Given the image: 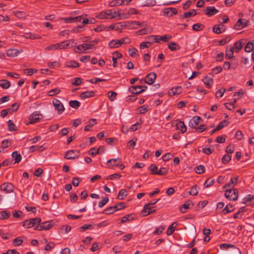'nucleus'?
Wrapping results in <instances>:
<instances>
[{
	"mask_svg": "<svg viewBox=\"0 0 254 254\" xmlns=\"http://www.w3.org/2000/svg\"><path fill=\"white\" fill-rule=\"evenodd\" d=\"M254 49V42H249L245 47V51L247 53L251 52Z\"/></svg>",
	"mask_w": 254,
	"mask_h": 254,
	"instance_id": "29",
	"label": "nucleus"
},
{
	"mask_svg": "<svg viewBox=\"0 0 254 254\" xmlns=\"http://www.w3.org/2000/svg\"><path fill=\"white\" fill-rule=\"evenodd\" d=\"M243 45L242 42H237L234 44L233 48V49H235V52H238L240 49H241Z\"/></svg>",
	"mask_w": 254,
	"mask_h": 254,
	"instance_id": "61",
	"label": "nucleus"
},
{
	"mask_svg": "<svg viewBox=\"0 0 254 254\" xmlns=\"http://www.w3.org/2000/svg\"><path fill=\"white\" fill-rule=\"evenodd\" d=\"M53 103L55 110L58 111L59 114H61L64 111V105L59 100L54 99L53 100Z\"/></svg>",
	"mask_w": 254,
	"mask_h": 254,
	"instance_id": "8",
	"label": "nucleus"
},
{
	"mask_svg": "<svg viewBox=\"0 0 254 254\" xmlns=\"http://www.w3.org/2000/svg\"><path fill=\"white\" fill-rule=\"evenodd\" d=\"M203 81L208 88H210L213 82V75L212 73L208 74L203 79Z\"/></svg>",
	"mask_w": 254,
	"mask_h": 254,
	"instance_id": "9",
	"label": "nucleus"
},
{
	"mask_svg": "<svg viewBox=\"0 0 254 254\" xmlns=\"http://www.w3.org/2000/svg\"><path fill=\"white\" fill-rule=\"evenodd\" d=\"M115 207H114L113 206L109 207L107 208L106 209H105V210H104V211H103V213L107 214V215L111 214L113 213L114 212L116 211L115 210Z\"/></svg>",
	"mask_w": 254,
	"mask_h": 254,
	"instance_id": "45",
	"label": "nucleus"
},
{
	"mask_svg": "<svg viewBox=\"0 0 254 254\" xmlns=\"http://www.w3.org/2000/svg\"><path fill=\"white\" fill-rule=\"evenodd\" d=\"M155 173L156 175L161 176L165 175L168 173V169L165 167H162Z\"/></svg>",
	"mask_w": 254,
	"mask_h": 254,
	"instance_id": "52",
	"label": "nucleus"
},
{
	"mask_svg": "<svg viewBox=\"0 0 254 254\" xmlns=\"http://www.w3.org/2000/svg\"><path fill=\"white\" fill-rule=\"evenodd\" d=\"M224 195L228 200L235 201L238 197V190L236 189H229L225 190Z\"/></svg>",
	"mask_w": 254,
	"mask_h": 254,
	"instance_id": "2",
	"label": "nucleus"
},
{
	"mask_svg": "<svg viewBox=\"0 0 254 254\" xmlns=\"http://www.w3.org/2000/svg\"><path fill=\"white\" fill-rule=\"evenodd\" d=\"M177 225V223L176 222H174L168 227L167 231V235H171L174 233Z\"/></svg>",
	"mask_w": 254,
	"mask_h": 254,
	"instance_id": "33",
	"label": "nucleus"
},
{
	"mask_svg": "<svg viewBox=\"0 0 254 254\" xmlns=\"http://www.w3.org/2000/svg\"><path fill=\"white\" fill-rule=\"evenodd\" d=\"M129 55L132 57H135L137 55L138 53V51L135 48H132L131 49H128Z\"/></svg>",
	"mask_w": 254,
	"mask_h": 254,
	"instance_id": "57",
	"label": "nucleus"
},
{
	"mask_svg": "<svg viewBox=\"0 0 254 254\" xmlns=\"http://www.w3.org/2000/svg\"><path fill=\"white\" fill-rule=\"evenodd\" d=\"M249 21L246 19H239L234 25V28L240 30L248 26Z\"/></svg>",
	"mask_w": 254,
	"mask_h": 254,
	"instance_id": "6",
	"label": "nucleus"
},
{
	"mask_svg": "<svg viewBox=\"0 0 254 254\" xmlns=\"http://www.w3.org/2000/svg\"><path fill=\"white\" fill-rule=\"evenodd\" d=\"M41 224L43 228L44 229V230H49L53 227V225L51 224L50 222L49 221L44 222Z\"/></svg>",
	"mask_w": 254,
	"mask_h": 254,
	"instance_id": "54",
	"label": "nucleus"
},
{
	"mask_svg": "<svg viewBox=\"0 0 254 254\" xmlns=\"http://www.w3.org/2000/svg\"><path fill=\"white\" fill-rule=\"evenodd\" d=\"M164 12V14L167 16H172L177 13V10L175 8L169 7L165 9Z\"/></svg>",
	"mask_w": 254,
	"mask_h": 254,
	"instance_id": "21",
	"label": "nucleus"
},
{
	"mask_svg": "<svg viewBox=\"0 0 254 254\" xmlns=\"http://www.w3.org/2000/svg\"><path fill=\"white\" fill-rule=\"evenodd\" d=\"M101 149H103V146H100L97 149L95 147L92 148L89 151V154L92 156H94L97 154L100 153V150Z\"/></svg>",
	"mask_w": 254,
	"mask_h": 254,
	"instance_id": "32",
	"label": "nucleus"
},
{
	"mask_svg": "<svg viewBox=\"0 0 254 254\" xmlns=\"http://www.w3.org/2000/svg\"><path fill=\"white\" fill-rule=\"evenodd\" d=\"M123 44L121 39L119 40H112L109 42L108 45L110 48H117L121 46Z\"/></svg>",
	"mask_w": 254,
	"mask_h": 254,
	"instance_id": "19",
	"label": "nucleus"
},
{
	"mask_svg": "<svg viewBox=\"0 0 254 254\" xmlns=\"http://www.w3.org/2000/svg\"><path fill=\"white\" fill-rule=\"evenodd\" d=\"M139 88L140 86H139L138 85L131 86L129 88L128 90L132 94L137 95L141 93Z\"/></svg>",
	"mask_w": 254,
	"mask_h": 254,
	"instance_id": "27",
	"label": "nucleus"
},
{
	"mask_svg": "<svg viewBox=\"0 0 254 254\" xmlns=\"http://www.w3.org/2000/svg\"><path fill=\"white\" fill-rule=\"evenodd\" d=\"M214 180L208 178L205 182L204 185L206 188H208L212 186L214 184Z\"/></svg>",
	"mask_w": 254,
	"mask_h": 254,
	"instance_id": "63",
	"label": "nucleus"
},
{
	"mask_svg": "<svg viewBox=\"0 0 254 254\" xmlns=\"http://www.w3.org/2000/svg\"><path fill=\"white\" fill-rule=\"evenodd\" d=\"M168 47L171 51H175L180 49V46L174 42H171Z\"/></svg>",
	"mask_w": 254,
	"mask_h": 254,
	"instance_id": "28",
	"label": "nucleus"
},
{
	"mask_svg": "<svg viewBox=\"0 0 254 254\" xmlns=\"http://www.w3.org/2000/svg\"><path fill=\"white\" fill-rule=\"evenodd\" d=\"M69 105L72 108L77 109L80 106V102L77 100H71L69 101Z\"/></svg>",
	"mask_w": 254,
	"mask_h": 254,
	"instance_id": "49",
	"label": "nucleus"
},
{
	"mask_svg": "<svg viewBox=\"0 0 254 254\" xmlns=\"http://www.w3.org/2000/svg\"><path fill=\"white\" fill-rule=\"evenodd\" d=\"M113 206L115 207V209L116 211L121 210L126 207L125 203L123 202L116 204Z\"/></svg>",
	"mask_w": 254,
	"mask_h": 254,
	"instance_id": "56",
	"label": "nucleus"
},
{
	"mask_svg": "<svg viewBox=\"0 0 254 254\" xmlns=\"http://www.w3.org/2000/svg\"><path fill=\"white\" fill-rule=\"evenodd\" d=\"M23 243L21 237H17L13 240V244L14 246H20Z\"/></svg>",
	"mask_w": 254,
	"mask_h": 254,
	"instance_id": "62",
	"label": "nucleus"
},
{
	"mask_svg": "<svg viewBox=\"0 0 254 254\" xmlns=\"http://www.w3.org/2000/svg\"><path fill=\"white\" fill-rule=\"evenodd\" d=\"M13 13L16 17L20 19L25 18L26 16V13L22 11H14Z\"/></svg>",
	"mask_w": 254,
	"mask_h": 254,
	"instance_id": "37",
	"label": "nucleus"
},
{
	"mask_svg": "<svg viewBox=\"0 0 254 254\" xmlns=\"http://www.w3.org/2000/svg\"><path fill=\"white\" fill-rule=\"evenodd\" d=\"M97 123L96 120L94 119H90L88 122L87 125L85 127L84 130L85 131L90 130V128L96 125Z\"/></svg>",
	"mask_w": 254,
	"mask_h": 254,
	"instance_id": "25",
	"label": "nucleus"
},
{
	"mask_svg": "<svg viewBox=\"0 0 254 254\" xmlns=\"http://www.w3.org/2000/svg\"><path fill=\"white\" fill-rule=\"evenodd\" d=\"M123 4V0H113L110 2L109 5L110 7H114L117 5H120Z\"/></svg>",
	"mask_w": 254,
	"mask_h": 254,
	"instance_id": "40",
	"label": "nucleus"
},
{
	"mask_svg": "<svg viewBox=\"0 0 254 254\" xmlns=\"http://www.w3.org/2000/svg\"><path fill=\"white\" fill-rule=\"evenodd\" d=\"M93 228L92 225L89 224H85L79 228V230L80 231H84L88 229H92Z\"/></svg>",
	"mask_w": 254,
	"mask_h": 254,
	"instance_id": "60",
	"label": "nucleus"
},
{
	"mask_svg": "<svg viewBox=\"0 0 254 254\" xmlns=\"http://www.w3.org/2000/svg\"><path fill=\"white\" fill-rule=\"evenodd\" d=\"M95 91H87L81 93L80 94V97L82 99H84L88 98H91L94 96Z\"/></svg>",
	"mask_w": 254,
	"mask_h": 254,
	"instance_id": "20",
	"label": "nucleus"
},
{
	"mask_svg": "<svg viewBox=\"0 0 254 254\" xmlns=\"http://www.w3.org/2000/svg\"><path fill=\"white\" fill-rule=\"evenodd\" d=\"M225 29H223V30H221V28H220V25H215L213 27V32L219 34L224 32Z\"/></svg>",
	"mask_w": 254,
	"mask_h": 254,
	"instance_id": "44",
	"label": "nucleus"
},
{
	"mask_svg": "<svg viewBox=\"0 0 254 254\" xmlns=\"http://www.w3.org/2000/svg\"><path fill=\"white\" fill-rule=\"evenodd\" d=\"M99 41V39H96L90 41L88 44H84L85 47V49L87 50L92 49L94 46L98 43Z\"/></svg>",
	"mask_w": 254,
	"mask_h": 254,
	"instance_id": "31",
	"label": "nucleus"
},
{
	"mask_svg": "<svg viewBox=\"0 0 254 254\" xmlns=\"http://www.w3.org/2000/svg\"><path fill=\"white\" fill-rule=\"evenodd\" d=\"M108 98L110 101H113L116 96L117 95V93L114 91H109L108 93Z\"/></svg>",
	"mask_w": 254,
	"mask_h": 254,
	"instance_id": "55",
	"label": "nucleus"
},
{
	"mask_svg": "<svg viewBox=\"0 0 254 254\" xmlns=\"http://www.w3.org/2000/svg\"><path fill=\"white\" fill-rule=\"evenodd\" d=\"M133 218L131 217V214H128L122 217L121 222L123 223H126L130 220H133Z\"/></svg>",
	"mask_w": 254,
	"mask_h": 254,
	"instance_id": "59",
	"label": "nucleus"
},
{
	"mask_svg": "<svg viewBox=\"0 0 254 254\" xmlns=\"http://www.w3.org/2000/svg\"><path fill=\"white\" fill-rule=\"evenodd\" d=\"M196 14V11L195 9H192L190 11L184 13V16L185 18H188L192 16H194Z\"/></svg>",
	"mask_w": 254,
	"mask_h": 254,
	"instance_id": "53",
	"label": "nucleus"
},
{
	"mask_svg": "<svg viewBox=\"0 0 254 254\" xmlns=\"http://www.w3.org/2000/svg\"><path fill=\"white\" fill-rule=\"evenodd\" d=\"M193 205L194 203L193 202L188 201L181 206L180 210L182 213H185L187 212V209H189L190 208V206H192Z\"/></svg>",
	"mask_w": 254,
	"mask_h": 254,
	"instance_id": "17",
	"label": "nucleus"
},
{
	"mask_svg": "<svg viewBox=\"0 0 254 254\" xmlns=\"http://www.w3.org/2000/svg\"><path fill=\"white\" fill-rule=\"evenodd\" d=\"M154 203H148L145 204L143 206V209L141 211L143 216H147L150 214L154 213L156 210V206H153Z\"/></svg>",
	"mask_w": 254,
	"mask_h": 254,
	"instance_id": "3",
	"label": "nucleus"
},
{
	"mask_svg": "<svg viewBox=\"0 0 254 254\" xmlns=\"http://www.w3.org/2000/svg\"><path fill=\"white\" fill-rule=\"evenodd\" d=\"M182 92V88L181 86H176L173 87L169 91V94L170 96H174L176 95H179Z\"/></svg>",
	"mask_w": 254,
	"mask_h": 254,
	"instance_id": "18",
	"label": "nucleus"
},
{
	"mask_svg": "<svg viewBox=\"0 0 254 254\" xmlns=\"http://www.w3.org/2000/svg\"><path fill=\"white\" fill-rule=\"evenodd\" d=\"M177 128L180 130L182 133H184L187 131V127L184 123L182 121H179L176 125Z\"/></svg>",
	"mask_w": 254,
	"mask_h": 254,
	"instance_id": "23",
	"label": "nucleus"
},
{
	"mask_svg": "<svg viewBox=\"0 0 254 254\" xmlns=\"http://www.w3.org/2000/svg\"><path fill=\"white\" fill-rule=\"evenodd\" d=\"M10 216V212L6 211H2L0 212V219L3 220L6 218H8Z\"/></svg>",
	"mask_w": 254,
	"mask_h": 254,
	"instance_id": "42",
	"label": "nucleus"
},
{
	"mask_svg": "<svg viewBox=\"0 0 254 254\" xmlns=\"http://www.w3.org/2000/svg\"><path fill=\"white\" fill-rule=\"evenodd\" d=\"M65 65L68 67L75 68L79 66V64L75 61H70L66 62Z\"/></svg>",
	"mask_w": 254,
	"mask_h": 254,
	"instance_id": "38",
	"label": "nucleus"
},
{
	"mask_svg": "<svg viewBox=\"0 0 254 254\" xmlns=\"http://www.w3.org/2000/svg\"><path fill=\"white\" fill-rule=\"evenodd\" d=\"M115 17L114 15H113L111 10L107 11H102L99 13L97 17L99 19H107L108 18H113Z\"/></svg>",
	"mask_w": 254,
	"mask_h": 254,
	"instance_id": "10",
	"label": "nucleus"
},
{
	"mask_svg": "<svg viewBox=\"0 0 254 254\" xmlns=\"http://www.w3.org/2000/svg\"><path fill=\"white\" fill-rule=\"evenodd\" d=\"M145 39L148 43L151 45V44L155 43L156 41V35H150L146 37Z\"/></svg>",
	"mask_w": 254,
	"mask_h": 254,
	"instance_id": "46",
	"label": "nucleus"
},
{
	"mask_svg": "<svg viewBox=\"0 0 254 254\" xmlns=\"http://www.w3.org/2000/svg\"><path fill=\"white\" fill-rule=\"evenodd\" d=\"M70 42L73 43V39H70L67 41H63L60 43L50 45L46 48V50L48 51L58 49H64L71 48L72 45H70Z\"/></svg>",
	"mask_w": 254,
	"mask_h": 254,
	"instance_id": "1",
	"label": "nucleus"
},
{
	"mask_svg": "<svg viewBox=\"0 0 254 254\" xmlns=\"http://www.w3.org/2000/svg\"><path fill=\"white\" fill-rule=\"evenodd\" d=\"M82 83L81 78L80 77H75L73 79V82L71 83L72 85L79 86Z\"/></svg>",
	"mask_w": 254,
	"mask_h": 254,
	"instance_id": "58",
	"label": "nucleus"
},
{
	"mask_svg": "<svg viewBox=\"0 0 254 254\" xmlns=\"http://www.w3.org/2000/svg\"><path fill=\"white\" fill-rule=\"evenodd\" d=\"M148 106L146 105H143L137 108V111L139 114H145L148 111Z\"/></svg>",
	"mask_w": 254,
	"mask_h": 254,
	"instance_id": "50",
	"label": "nucleus"
},
{
	"mask_svg": "<svg viewBox=\"0 0 254 254\" xmlns=\"http://www.w3.org/2000/svg\"><path fill=\"white\" fill-rule=\"evenodd\" d=\"M234 210V206L231 204L227 205L225 208L222 210L223 214H226L228 213L233 211Z\"/></svg>",
	"mask_w": 254,
	"mask_h": 254,
	"instance_id": "26",
	"label": "nucleus"
},
{
	"mask_svg": "<svg viewBox=\"0 0 254 254\" xmlns=\"http://www.w3.org/2000/svg\"><path fill=\"white\" fill-rule=\"evenodd\" d=\"M233 55L234 51L233 48H231L229 50H226L225 54L226 59H232L233 57Z\"/></svg>",
	"mask_w": 254,
	"mask_h": 254,
	"instance_id": "48",
	"label": "nucleus"
},
{
	"mask_svg": "<svg viewBox=\"0 0 254 254\" xmlns=\"http://www.w3.org/2000/svg\"><path fill=\"white\" fill-rule=\"evenodd\" d=\"M61 92V90L59 88H54L50 90L48 92V94L49 96H53L58 94H59Z\"/></svg>",
	"mask_w": 254,
	"mask_h": 254,
	"instance_id": "51",
	"label": "nucleus"
},
{
	"mask_svg": "<svg viewBox=\"0 0 254 254\" xmlns=\"http://www.w3.org/2000/svg\"><path fill=\"white\" fill-rule=\"evenodd\" d=\"M121 162L122 161L120 158H114L109 160L107 162V164L109 167H112L114 166L117 167L119 165Z\"/></svg>",
	"mask_w": 254,
	"mask_h": 254,
	"instance_id": "16",
	"label": "nucleus"
},
{
	"mask_svg": "<svg viewBox=\"0 0 254 254\" xmlns=\"http://www.w3.org/2000/svg\"><path fill=\"white\" fill-rule=\"evenodd\" d=\"M10 82L6 79H1L0 80V86L4 89H7L10 87Z\"/></svg>",
	"mask_w": 254,
	"mask_h": 254,
	"instance_id": "34",
	"label": "nucleus"
},
{
	"mask_svg": "<svg viewBox=\"0 0 254 254\" xmlns=\"http://www.w3.org/2000/svg\"><path fill=\"white\" fill-rule=\"evenodd\" d=\"M218 12L219 10L214 6H207L205 9V13L208 16H212L217 13Z\"/></svg>",
	"mask_w": 254,
	"mask_h": 254,
	"instance_id": "14",
	"label": "nucleus"
},
{
	"mask_svg": "<svg viewBox=\"0 0 254 254\" xmlns=\"http://www.w3.org/2000/svg\"><path fill=\"white\" fill-rule=\"evenodd\" d=\"M86 50L84 44L76 46L73 48L74 52L76 53H83Z\"/></svg>",
	"mask_w": 254,
	"mask_h": 254,
	"instance_id": "22",
	"label": "nucleus"
},
{
	"mask_svg": "<svg viewBox=\"0 0 254 254\" xmlns=\"http://www.w3.org/2000/svg\"><path fill=\"white\" fill-rule=\"evenodd\" d=\"M194 170L197 174H201L204 172L205 167L203 165H199L194 168Z\"/></svg>",
	"mask_w": 254,
	"mask_h": 254,
	"instance_id": "47",
	"label": "nucleus"
},
{
	"mask_svg": "<svg viewBox=\"0 0 254 254\" xmlns=\"http://www.w3.org/2000/svg\"><path fill=\"white\" fill-rule=\"evenodd\" d=\"M14 187L10 183H4L0 186L1 190L5 191L6 193H11L14 190Z\"/></svg>",
	"mask_w": 254,
	"mask_h": 254,
	"instance_id": "5",
	"label": "nucleus"
},
{
	"mask_svg": "<svg viewBox=\"0 0 254 254\" xmlns=\"http://www.w3.org/2000/svg\"><path fill=\"white\" fill-rule=\"evenodd\" d=\"M19 54V52L15 49H9L6 51V55L8 57H16Z\"/></svg>",
	"mask_w": 254,
	"mask_h": 254,
	"instance_id": "24",
	"label": "nucleus"
},
{
	"mask_svg": "<svg viewBox=\"0 0 254 254\" xmlns=\"http://www.w3.org/2000/svg\"><path fill=\"white\" fill-rule=\"evenodd\" d=\"M156 78V74L155 72L148 73L145 77V82L148 84H152L154 82Z\"/></svg>",
	"mask_w": 254,
	"mask_h": 254,
	"instance_id": "11",
	"label": "nucleus"
},
{
	"mask_svg": "<svg viewBox=\"0 0 254 254\" xmlns=\"http://www.w3.org/2000/svg\"><path fill=\"white\" fill-rule=\"evenodd\" d=\"M127 195V191L125 189H121L118 193V198L120 200L124 199Z\"/></svg>",
	"mask_w": 254,
	"mask_h": 254,
	"instance_id": "30",
	"label": "nucleus"
},
{
	"mask_svg": "<svg viewBox=\"0 0 254 254\" xmlns=\"http://www.w3.org/2000/svg\"><path fill=\"white\" fill-rule=\"evenodd\" d=\"M204 26L203 24L198 23L193 25L192 29L195 31H199L202 30Z\"/></svg>",
	"mask_w": 254,
	"mask_h": 254,
	"instance_id": "41",
	"label": "nucleus"
},
{
	"mask_svg": "<svg viewBox=\"0 0 254 254\" xmlns=\"http://www.w3.org/2000/svg\"><path fill=\"white\" fill-rule=\"evenodd\" d=\"M41 221L40 217H35L28 220H26L23 222V226L26 228H30L33 227L36 224L39 223Z\"/></svg>",
	"mask_w": 254,
	"mask_h": 254,
	"instance_id": "4",
	"label": "nucleus"
},
{
	"mask_svg": "<svg viewBox=\"0 0 254 254\" xmlns=\"http://www.w3.org/2000/svg\"><path fill=\"white\" fill-rule=\"evenodd\" d=\"M79 151L75 150H70L66 152L64 158L66 159H75L79 157Z\"/></svg>",
	"mask_w": 254,
	"mask_h": 254,
	"instance_id": "7",
	"label": "nucleus"
},
{
	"mask_svg": "<svg viewBox=\"0 0 254 254\" xmlns=\"http://www.w3.org/2000/svg\"><path fill=\"white\" fill-rule=\"evenodd\" d=\"M42 117V115L41 114L34 112L31 114L29 117L30 123L34 124L38 122L40 119Z\"/></svg>",
	"mask_w": 254,
	"mask_h": 254,
	"instance_id": "12",
	"label": "nucleus"
},
{
	"mask_svg": "<svg viewBox=\"0 0 254 254\" xmlns=\"http://www.w3.org/2000/svg\"><path fill=\"white\" fill-rule=\"evenodd\" d=\"M7 127L9 130L11 131L16 130V127L12 120H9L7 122Z\"/></svg>",
	"mask_w": 254,
	"mask_h": 254,
	"instance_id": "39",
	"label": "nucleus"
},
{
	"mask_svg": "<svg viewBox=\"0 0 254 254\" xmlns=\"http://www.w3.org/2000/svg\"><path fill=\"white\" fill-rule=\"evenodd\" d=\"M11 155L15 160V163H18L21 160V155L18 154L17 151L13 152Z\"/></svg>",
	"mask_w": 254,
	"mask_h": 254,
	"instance_id": "36",
	"label": "nucleus"
},
{
	"mask_svg": "<svg viewBox=\"0 0 254 254\" xmlns=\"http://www.w3.org/2000/svg\"><path fill=\"white\" fill-rule=\"evenodd\" d=\"M239 179L238 176H236L234 178H232L230 182L226 184L223 187V189H226L227 188H233L235 185H237L238 180Z\"/></svg>",
	"mask_w": 254,
	"mask_h": 254,
	"instance_id": "13",
	"label": "nucleus"
},
{
	"mask_svg": "<svg viewBox=\"0 0 254 254\" xmlns=\"http://www.w3.org/2000/svg\"><path fill=\"white\" fill-rule=\"evenodd\" d=\"M126 26L124 22L117 23L115 24L114 29L115 30L121 32V30Z\"/></svg>",
	"mask_w": 254,
	"mask_h": 254,
	"instance_id": "35",
	"label": "nucleus"
},
{
	"mask_svg": "<svg viewBox=\"0 0 254 254\" xmlns=\"http://www.w3.org/2000/svg\"><path fill=\"white\" fill-rule=\"evenodd\" d=\"M44 149V147L43 146H39L38 145H33L31 146L29 148V151L30 152H33L35 150H38L39 151H42Z\"/></svg>",
	"mask_w": 254,
	"mask_h": 254,
	"instance_id": "43",
	"label": "nucleus"
},
{
	"mask_svg": "<svg viewBox=\"0 0 254 254\" xmlns=\"http://www.w3.org/2000/svg\"><path fill=\"white\" fill-rule=\"evenodd\" d=\"M225 91H226V90L225 88H222V89L218 90L216 91V94H215L216 97L217 98L222 97L223 96V95H224Z\"/></svg>",
	"mask_w": 254,
	"mask_h": 254,
	"instance_id": "64",
	"label": "nucleus"
},
{
	"mask_svg": "<svg viewBox=\"0 0 254 254\" xmlns=\"http://www.w3.org/2000/svg\"><path fill=\"white\" fill-rule=\"evenodd\" d=\"M200 120V118L199 117L194 116L190 120L189 123V127L192 128H195L198 125Z\"/></svg>",
	"mask_w": 254,
	"mask_h": 254,
	"instance_id": "15",
	"label": "nucleus"
}]
</instances>
